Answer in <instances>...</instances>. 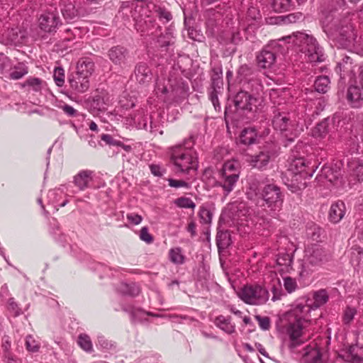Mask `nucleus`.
Returning <instances> with one entry per match:
<instances>
[{"label":"nucleus","instance_id":"obj_17","mask_svg":"<svg viewBox=\"0 0 363 363\" xmlns=\"http://www.w3.org/2000/svg\"><path fill=\"white\" fill-rule=\"evenodd\" d=\"M70 87L78 94H82L86 91L89 88V79L85 78L75 72L69 78Z\"/></svg>","mask_w":363,"mask_h":363},{"label":"nucleus","instance_id":"obj_22","mask_svg":"<svg viewBox=\"0 0 363 363\" xmlns=\"http://www.w3.org/2000/svg\"><path fill=\"white\" fill-rule=\"evenodd\" d=\"M94 71V63L89 58H82L78 61L76 73L89 79Z\"/></svg>","mask_w":363,"mask_h":363},{"label":"nucleus","instance_id":"obj_31","mask_svg":"<svg viewBox=\"0 0 363 363\" xmlns=\"http://www.w3.org/2000/svg\"><path fill=\"white\" fill-rule=\"evenodd\" d=\"M230 236L228 231H218L216 235V244L219 250H225L230 245Z\"/></svg>","mask_w":363,"mask_h":363},{"label":"nucleus","instance_id":"obj_38","mask_svg":"<svg viewBox=\"0 0 363 363\" xmlns=\"http://www.w3.org/2000/svg\"><path fill=\"white\" fill-rule=\"evenodd\" d=\"M174 204L179 208H195L196 204L194 201L187 197H180L174 201Z\"/></svg>","mask_w":363,"mask_h":363},{"label":"nucleus","instance_id":"obj_47","mask_svg":"<svg viewBox=\"0 0 363 363\" xmlns=\"http://www.w3.org/2000/svg\"><path fill=\"white\" fill-rule=\"evenodd\" d=\"M310 230L311 232L308 233V235H310L311 238L313 241L318 242L320 240L321 235L323 233V230L320 228L314 225L311 228Z\"/></svg>","mask_w":363,"mask_h":363},{"label":"nucleus","instance_id":"obj_41","mask_svg":"<svg viewBox=\"0 0 363 363\" xmlns=\"http://www.w3.org/2000/svg\"><path fill=\"white\" fill-rule=\"evenodd\" d=\"M26 345L27 350L32 352H38L40 348L39 343L31 335L26 337Z\"/></svg>","mask_w":363,"mask_h":363},{"label":"nucleus","instance_id":"obj_23","mask_svg":"<svg viewBox=\"0 0 363 363\" xmlns=\"http://www.w3.org/2000/svg\"><path fill=\"white\" fill-rule=\"evenodd\" d=\"M296 176L299 175L304 180L312 177L314 172V167H309L308 162L303 157H296Z\"/></svg>","mask_w":363,"mask_h":363},{"label":"nucleus","instance_id":"obj_18","mask_svg":"<svg viewBox=\"0 0 363 363\" xmlns=\"http://www.w3.org/2000/svg\"><path fill=\"white\" fill-rule=\"evenodd\" d=\"M345 213L346 207L344 202L338 201L331 205L328 212V219L333 223H337L343 218Z\"/></svg>","mask_w":363,"mask_h":363},{"label":"nucleus","instance_id":"obj_8","mask_svg":"<svg viewBox=\"0 0 363 363\" xmlns=\"http://www.w3.org/2000/svg\"><path fill=\"white\" fill-rule=\"evenodd\" d=\"M147 5L142 1L123 2L118 11V17L125 20L132 19L135 23L140 16H145Z\"/></svg>","mask_w":363,"mask_h":363},{"label":"nucleus","instance_id":"obj_9","mask_svg":"<svg viewBox=\"0 0 363 363\" xmlns=\"http://www.w3.org/2000/svg\"><path fill=\"white\" fill-rule=\"evenodd\" d=\"M223 91V80L222 69L221 67H214L212 69V74L211 75V85L208 88V96L216 111L220 110L218 95L222 94Z\"/></svg>","mask_w":363,"mask_h":363},{"label":"nucleus","instance_id":"obj_10","mask_svg":"<svg viewBox=\"0 0 363 363\" xmlns=\"http://www.w3.org/2000/svg\"><path fill=\"white\" fill-rule=\"evenodd\" d=\"M289 118L281 113L275 115L272 120L274 128L281 133L282 143L285 147L291 144L295 138L294 125L291 122L289 123Z\"/></svg>","mask_w":363,"mask_h":363},{"label":"nucleus","instance_id":"obj_59","mask_svg":"<svg viewBox=\"0 0 363 363\" xmlns=\"http://www.w3.org/2000/svg\"><path fill=\"white\" fill-rule=\"evenodd\" d=\"M292 262V257L289 255H286L284 257L278 259V263L279 264L291 266Z\"/></svg>","mask_w":363,"mask_h":363},{"label":"nucleus","instance_id":"obj_36","mask_svg":"<svg viewBox=\"0 0 363 363\" xmlns=\"http://www.w3.org/2000/svg\"><path fill=\"white\" fill-rule=\"evenodd\" d=\"M155 13L161 21L164 23L169 22L172 18L171 13L165 8L155 6Z\"/></svg>","mask_w":363,"mask_h":363},{"label":"nucleus","instance_id":"obj_45","mask_svg":"<svg viewBox=\"0 0 363 363\" xmlns=\"http://www.w3.org/2000/svg\"><path fill=\"white\" fill-rule=\"evenodd\" d=\"M295 22V14L290 13L286 16H280L275 18V23L277 24H289Z\"/></svg>","mask_w":363,"mask_h":363},{"label":"nucleus","instance_id":"obj_28","mask_svg":"<svg viewBox=\"0 0 363 363\" xmlns=\"http://www.w3.org/2000/svg\"><path fill=\"white\" fill-rule=\"evenodd\" d=\"M160 48H167L174 44V37L170 28L167 29L164 33L160 34L157 40Z\"/></svg>","mask_w":363,"mask_h":363},{"label":"nucleus","instance_id":"obj_20","mask_svg":"<svg viewBox=\"0 0 363 363\" xmlns=\"http://www.w3.org/2000/svg\"><path fill=\"white\" fill-rule=\"evenodd\" d=\"M275 53L268 50L267 48L263 49L257 57V61L259 67L263 69L271 67L275 62Z\"/></svg>","mask_w":363,"mask_h":363},{"label":"nucleus","instance_id":"obj_50","mask_svg":"<svg viewBox=\"0 0 363 363\" xmlns=\"http://www.w3.org/2000/svg\"><path fill=\"white\" fill-rule=\"evenodd\" d=\"M284 286L288 293H292L295 291V281L290 277L284 278Z\"/></svg>","mask_w":363,"mask_h":363},{"label":"nucleus","instance_id":"obj_39","mask_svg":"<svg viewBox=\"0 0 363 363\" xmlns=\"http://www.w3.org/2000/svg\"><path fill=\"white\" fill-rule=\"evenodd\" d=\"M78 344L86 352L92 351V343L90 337L87 335H80L78 338Z\"/></svg>","mask_w":363,"mask_h":363},{"label":"nucleus","instance_id":"obj_52","mask_svg":"<svg viewBox=\"0 0 363 363\" xmlns=\"http://www.w3.org/2000/svg\"><path fill=\"white\" fill-rule=\"evenodd\" d=\"M26 84L32 86L34 91H38L40 89L41 80L38 78L28 79L26 80Z\"/></svg>","mask_w":363,"mask_h":363},{"label":"nucleus","instance_id":"obj_53","mask_svg":"<svg viewBox=\"0 0 363 363\" xmlns=\"http://www.w3.org/2000/svg\"><path fill=\"white\" fill-rule=\"evenodd\" d=\"M236 169V162L233 161H228L225 162L222 169L220 172H225L228 173H235Z\"/></svg>","mask_w":363,"mask_h":363},{"label":"nucleus","instance_id":"obj_37","mask_svg":"<svg viewBox=\"0 0 363 363\" xmlns=\"http://www.w3.org/2000/svg\"><path fill=\"white\" fill-rule=\"evenodd\" d=\"M169 259L176 264H181L184 262V256L182 255L180 248L171 249L169 252Z\"/></svg>","mask_w":363,"mask_h":363},{"label":"nucleus","instance_id":"obj_5","mask_svg":"<svg viewBox=\"0 0 363 363\" xmlns=\"http://www.w3.org/2000/svg\"><path fill=\"white\" fill-rule=\"evenodd\" d=\"M189 149L190 147H186L185 145H178L170 150L171 161L179 172H188L196 166V161Z\"/></svg>","mask_w":363,"mask_h":363},{"label":"nucleus","instance_id":"obj_48","mask_svg":"<svg viewBox=\"0 0 363 363\" xmlns=\"http://www.w3.org/2000/svg\"><path fill=\"white\" fill-rule=\"evenodd\" d=\"M255 318L258 321L259 327L264 330H267L270 328V319L269 318L264 316H260V315H256Z\"/></svg>","mask_w":363,"mask_h":363},{"label":"nucleus","instance_id":"obj_34","mask_svg":"<svg viewBox=\"0 0 363 363\" xmlns=\"http://www.w3.org/2000/svg\"><path fill=\"white\" fill-rule=\"evenodd\" d=\"M328 119H323L322 121L318 123L313 130V136L315 138L325 137L328 132Z\"/></svg>","mask_w":363,"mask_h":363},{"label":"nucleus","instance_id":"obj_63","mask_svg":"<svg viewBox=\"0 0 363 363\" xmlns=\"http://www.w3.org/2000/svg\"><path fill=\"white\" fill-rule=\"evenodd\" d=\"M152 174L157 177H161L162 173L161 172V168L159 165L157 164H151L150 166Z\"/></svg>","mask_w":363,"mask_h":363},{"label":"nucleus","instance_id":"obj_1","mask_svg":"<svg viewBox=\"0 0 363 363\" xmlns=\"http://www.w3.org/2000/svg\"><path fill=\"white\" fill-rule=\"evenodd\" d=\"M263 86L257 79H250L243 84V89L234 97V105L237 109L255 111L262 103Z\"/></svg>","mask_w":363,"mask_h":363},{"label":"nucleus","instance_id":"obj_29","mask_svg":"<svg viewBox=\"0 0 363 363\" xmlns=\"http://www.w3.org/2000/svg\"><path fill=\"white\" fill-rule=\"evenodd\" d=\"M336 70L337 72H340L341 77H345L346 74L352 71V60L350 57H345L338 63Z\"/></svg>","mask_w":363,"mask_h":363},{"label":"nucleus","instance_id":"obj_12","mask_svg":"<svg viewBox=\"0 0 363 363\" xmlns=\"http://www.w3.org/2000/svg\"><path fill=\"white\" fill-rule=\"evenodd\" d=\"M328 301V295L327 291L325 289L319 290L313 294V301L307 298L305 300L306 304H303L302 302L297 303L296 313L298 311L303 312L304 308H306V312H309L311 309L317 308L324 305ZM297 316L296 315V319H298Z\"/></svg>","mask_w":363,"mask_h":363},{"label":"nucleus","instance_id":"obj_14","mask_svg":"<svg viewBox=\"0 0 363 363\" xmlns=\"http://www.w3.org/2000/svg\"><path fill=\"white\" fill-rule=\"evenodd\" d=\"M262 197L268 206L273 208L279 207L281 203L279 188L274 184H268L262 191Z\"/></svg>","mask_w":363,"mask_h":363},{"label":"nucleus","instance_id":"obj_6","mask_svg":"<svg viewBox=\"0 0 363 363\" xmlns=\"http://www.w3.org/2000/svg\"><path fill=\"white\" fill-rule=\"evenodd\" d=\"M279 331L283 335V345L294 352L295 346V310L290 309L279 318Z\"/></svg>","mask_w":363,"mask_h":363},{"label":"nucleus","instance_id":"obj_7","mask_svg":"<svg viewBox=\"0 0 363 363\" xmlns=\"http://www.w3.org/2000/svg\"><path fill=\"white\" fill-rule=\"evenodd\" d=\"M239 297L247 304L262 305L268 301L269 292L259 285H247L239 293Z\"/></svg>","mask_w":363,"mask_h":363},{"label":"nucleus","instance_id":"obj_46","mask_svg":"<svg viewBox=\"0 0 363 363\" xmlns=\"http://www.w3.org/2000/svg\"><path fill=\"white\" fill-rule=\"evenodd\" d=\"M199 217L203 223L208 224L212 220V213L206 208L202 207L199 213Z\"/></svg>","mask_w":363,"mask_h":363},{"label":"nucleus","instance_id":"obj_55","mask_svg":"<svg viewBox=\"0 0 363 363\" xmlns=\"http://www.w3.org/2000/svg\"><path fill=\"white\" fill-rule=\"evenodd\" d=\"M8 303L9 310L12 311L15 315L20 314V309L13 298L9 299Z\"/></svg>","mask_w":363,"mask_h":363},{"label":"nucleus","instance_id":"obj_64","mask_svg":"<svg viewBox=\"0 0 363 363\" xmlns=\"http://www.w3.org/2000/svg\"><path fill=\"white\" fill-rule=\"evenodd\" d=\"M356 229H357L359 238L360 239L363 240V219L359 220L357 222Z\"/></svg>","mask_w":363,"mask_h":363},{"label":"nucleus","instance_id":"obj_2","mask_svg":"<svg viewBox=\"0 0 363 363\" xmlns=\"http://www.w3.org/2000/svg\"><path fill=\"white\" fill-rule=\"evenodd\" d=\"M311 322L308 319H296V347L311 339ZM296 354L301 356V362L303 363H322L320 351L310 345L303 347L301 350L296 349Z\"/></svg>","mask_w":363,"mask_h":363},{"label":"nucleus","instance_id":"obj_24","mask_svg":"<svg viewBox=\"0 0 363 363\" xmlns=\"http://www.w3.org/2000/svg\"><path fill=\"white\" fill-rule=\"evenodd\" d=\"M93 172L90 170L80 171L74 177V183L80 191H84L89 186V183L93 179Z\"/></svg>","mask_w":363,"mask_h":363},{"label":"nucleus","instance_id":"obj_25","mask_svg":"<svg viewBox=\"0 0 363 363\" xmlns=\"http://www.w3.org/2000/svg\"><path fill=\"white\" fill-rule=\"evenodd\" d=\"M346 360L352 363H363V347L352 345L345 354Z\"/></svg>","mask_w":363,"mask_h":363},{"label":"nucleus","instance_id":"obj_27","mask_svg":"<svg viewBox=\"0 0 363 363\" xmlns=\"http://www.w3.org/2000/svg\"><path fill=\"white\" fill-rule=\"evenodd\" d=\"M215 324L217 327L228 334L235 332V325L230 323V318H227L223 315H219L215 320Z\"/></svg>","mask_w":363,"mask_h":363},{"label":"nucleus","instance_id":"obj_4","mask_svg":"<svg viewBox=\"0 0 363 363\" xmlns=\"http://www.w3.org/2000/svg\"><path fill=\"white\" fill-rule=\"evenodd\" d=\"M301 52L310 62H320L325 60L322 49L316 40L308 34L296 32V54Z\"/></svg>","mask_w":363,"mask_h":363},{"label":"nucleus","instance_id":"obj_21","mask_svg":"<svg viewBox=\"0 0 363 363\" xmlns=\"http://www.w3.org/2000/svg\"><path fill=\"white\" fill-rule=\"evenodd\" d=\"M136 80L140 84H145L150 81L152 72L147 65L145 62H139L136 65L134 70Z\"/></svg>","mask_w":363,"mask_h":363},{"label":"nucleus","instance_id":"obj_16","mask_svg":"<svg viewBox=\"0 0 363 363\" xmlns=\"http://www.w3.org/2000/svg\"><path fill=\"white\" fill-rule=\"evenodd\" d=\"M109 60L115 65L118 66L125 65L129 58L128 50L120 45L112 47L108 52Z\"/></svg>","mask_w":363,"mask_h":363},{"label":"nucleus","instance_id":"obj_26","mask_svg":"<svg viewBox=\"0 0 363 363\" xmlns=\"http://www.w3.org/2000/svg\"><path fill=\"white\" fill-rule=\"evenodd\" d=\"M75 0H68L62 8V13L67 21H72L79 15V10L76 8Z\"/></svg>","mask_w":363,"mask_h":363},{"label":"nucleus","instance_id":"obj_19","mask_svg":"<svg viewBox=\"0 0 363 363\" xmlns=\"http://www.w3.org/2000/svg\"><path fill=\"white\" fill-rule=\"evenodd\" d=\"M346 99L348 104L353 108H359L363 104L360 88L355 85H351L347 88Z\"/></svg>","mask_w":363,"mask_h":363},{"label":"nucleus","instance_id":"obj_33","mask_svg":"<svg viewBox=\"0 0 363 363\" xmlns=\"http://www.w3.org/2000/svg\"><path fill=\"white\" fill-rule=\"evenodd\" d=\"M330 83V81L328 76H320L314 82L315 89L319 93L325 94L329 89Z\"/></svg>","mask_w":363,"mask_h":363},{"label":"nucleus","instance_id":"obj_40","mask_svg":"<svg viewBox=\"0 0 363 363\" xmlns=\"http://www.w3.org/2000/svg\"><path fill=\"white\" fill-rule=\"evenodd\" d=\"M238 74L240 77H243L244 78H245L247 81L245 83L249 82V80L252 78L255 79L254 77V70L247 65H243L240 66L238 69Z\"/></svg>","mask_w":363,"mask_h":363},{"label":"nucleus","instance_id":"obj_13","mask_svg":"<svg viewBox=\"0 0 363 363\" xmlns=\"http://www.w3.org/2000/svg\"><path fill=\"white\" fill-rule=\"evenodd\" d=\"M60 24V18L55 11H45L38 18V26L44 32H55Z\"/></svg>","mask_w":363,"mask_h":363},{"label":"nucleus","instance_id":"obj_11","mask_svg":"<svg viewBox=\"0 0 363 363\" xmlns=\"http://www.w3.org/2000/svg\"><path fill=\"white\" fill-rule=\"evenodd\" d=\"M135 29L142 35H155L160 30V26L156 23L155 16L152 14L149 6L145 16H142L135 23Z\"/></svg>","mask_w":363,"mask_h":363},{"label":"nucleus","instance_id":"obj_61","mask_svg":"<svg viewBox=\"0 0 363 363\" xmlns=\"http://www.w3.org/2000/svg\"><path fill=\"white\" fill-rule=\"evenodd\" d=\"M284 175L286 177H291V184H286L289 186V187H291V188H293L294 187V184H293V178L294 177V170H293V167H292V164L291 165V167L287 169V171L284 173Z\"/></svg>","mask_w":363,"mask_h":363},{"label":"nucleus","instance_id":"obj_35","mask_svg":"<svg viewBox=\"0 0 363 363\" xmlns=\"http://www.w3.org/2000/svg\"><path fill=\"white\" fill-rule=\"evenodd\" d=\"M189 87L186 84L182 82L181 84L177 88H174L172 90V93L174 95V100L176 101H179L182 99L186 98L187 95Z\"/></svg>","mask_w":363,"mask_h":363},{"label":"nucleus","instance_id":"obj_60","mask_svg":"<svg viewBox=\"0 0 363 363\" xmlns=\"http://www.w3.org/2000/svg\"><path fill=\"white\" fill-rule=\"evenodd\" d=\"M99 345L105 349H108L112 346V344L106 339L104 336H99L98 337Z\"/></svg>","mask_w":363,"mask_h":363},{"label":"nucleus","instance_id":"obj_30","mask_svg":"<svg viewBox=\"0 0 363 363\" xmlns=\"http://www.w3.org/2000/svg\"><path fill=\"white\" fill-rule=\"evenodd\" d=\"M257 133L254 128H245L240 134V143L244 145H251L256 142Z\"/></svg>","mask_w":363,"mask_h":363},{"label":"nucleus","instance_id":"obj_56","mask_svg":"<svg viewBox=\"0 0 363 363\" xmlns=\"http://www.w3.org/2000/svg\"><path fill=\"white\" fill-rule=\"evenodd\" d=\"M26 74H27V71L25 69L15 70L11 72L10 77L13 79H18L23 77Z\"/></svg>","mask_w":363,"mask_h":363},{"label":"nucleus","instance_id":"obj_44","mask_svg":"<svg viewBox=\"0 0 363 363\" xmlns=\"http://www.w3.org/2000/svg\"><path fill=\"white\" fill-rule=\"evenodd\" d=\"M357 313V310L354 308L347 306L344 312L343 322L345 324H350L354 319Z\"/></svg>","mask_w":363,"mask_h":363},{"label":"nucleus","instance_id":"obj_62","mask_svg":"<svg viewBox=\"0 0 363 363\" xmlns=\"http://www.w3.org/2000/svg\"><path fill=\"white\" fill-rule=\"evenodd\" d=\"M101 139L104 141L107 145H113L116 140L109 134H102Z\"/></svg>","mask_w":363,"mask_h":363},{"label":"nucleus","instance_id":"obj_43","mask_svg":"<svg viewBox=\"0 0 363 363\" xmlns=\"http://www.w3.org/2000/svg\"><path fill=\"white\" fill-rule=\"evenodd\" d=\"M55 82L58 86H62L65 82L64 69L61 67H57L54 70L53 75Z\"/></svg>","mask_w":363,"mask_h":363},{"label":"nucleus","instance_id":"obj_32","mask_svg":"<svg viewBox=\"0 0 363 363\" xmlns=\"http://www.w3.org/2000/svg\"><path fill=\"white\" fill-rule=\"evenodd\" d=\"M270 156L268 152H260L252 157L251 162L253 167L261 169L268 163Z\"/></svg>","mask_w":363,"mask_h":363},{"label":"nucleus","instance_id":"obj_42","mask_svg":"<svg viewBox=\"0 0 363 363\" xmlns=\"http://www.w3.org/2000/svg\"><path fill=\"white\" fill-rule=\"evenodd\" d=\"M202 179L211 186H215V182H217L213 177V170L212 168H206L203 171Z\"/></svg>","mask_w":363,"mask_h":363},{"label":"nucleus","instance_id":"obj_51","mask_svg":"<svg viewBox=\"0 0 363 363\" xmlns=\"http://www.w3.org/2000/svg\"><path fill=\"white\" fill-rule=\"evenodd\" d=\"M167 181L169 182V185L171 187H174V188L184 187L186 189L190 188L189 184L183 180H176L174 179H168Z\"/></svg>","mask_w":363,"mask_h":363},{"label":"nucleus","instance_id":"obj_3","mask_svg":"<svg viewBox=\"0 0 363 363\" xmlns=\"http://www.w3.org/2000/svg\"><path fill=\"white\" fill-rule=\"evenodd\" d=\"M330 258V252L321 245L314 244L308 246L305 250L304 259L301 263V271L299 272L300 284L302 286H305L311 283L310 276L312 270L309 267V264L311 266H318L328 262Z\"/></svg>","mask_w":363,"mask_h":363},{"label":"nucleus","instance_id":"obj_49","mask_svg":"<svg viewBox=\"0 0 363 363\" xmlns=\"http://www.w3.org/2000/svg\"><path fill=\"white\" fill-rule=\"evenodd\" d=\"M140 238L150 244V243H152L153 242V237L148 232V228L147 227H143L140 230Z\"/></svg>","mask_w":363,"mask_h":363},{"label":"nucleus","instance_id":"obj_54","mask_svg":"<svg viewBox=\"0 0 363 363\" xmlns=\"http://www.w3.org/2000/svg\"><path fill=\"white\" fill-rule=\"evenodd\" d=\"M126 218L130 223L134 225H138L143 220V217L135 213H128Z\"/></svg>","mask_w":363,"mask_h":363},{"label":"nucleus","instance_id":"obj_15","mask_svg":"<svg viewBox=\"0 0 363 363\" xmlns=\"http://www.w3.org/2000/svg\"><path fill=\"white\" fill-rule=\"evenodd\" d=\"M220 179L215 182V186L222 187L224 195L227 196L231 192L239 178V172L228 173L220 172Z\"/></svg>","mask_w":363,"mask_h":363},{"label":"nucleus","instance_id":"obj_57","mask_svg":"<svg viewBox=\"0 0 363 363\" xmlns=\"http://www.w3.org/2000/svg\"><path fill=\"white\" fill-rule=\"evenodd\" d=\"M63 111L69 116H75L77 111L71 106L65 104L62 106Z\"/></svg>","mask_w":363,"mask_h":363},{"label":"nucleus","instance_id":"obj_58","mask_svg":"<svg viewBox=\"0 0 363 363\" xmlns=\"http://www.w3.org/2000/svg\"><path fill=\"white\" fill-rule=\"evenodd\" d=\"M354 174L358 181H363V164H358L354 170Z\"/></svg>","mask_w":363,"mask_h":363}]
</instances>
